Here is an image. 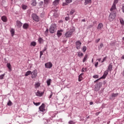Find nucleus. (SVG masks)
<instances>
[{
    "mask_svg": "<svg viewBox=\"0 0 124 124\" xmlns=\"http://www.w3.org/2000/svg\"><path fill=\"white\" fill-rule=\"evenodd\" d=\"M7 67H8L9 69H11V64H10V63H8L7 64Z\"/></svg>",
    "mask_w": 124,
    "mask_h": 124,
    "instance_id": "473e14b6",
    "label": "nucleus"
},
{
    "mask_svg": "<svg viewBox=\"0 0 124 124\" xmlns=\"http://www.w3.org/2000/svg\"><path fill=\"white\" fill-rule=\"evenodd\" d=\"M39 109L41 112H45V111H46V109H45V105L44 104H42L39 108Z\"/></svg>",
    "mask_w": 124,
    "mask_h": 124,
    "instance_id": "1a4fd4ad",
    "label": "nucleus"
},
{
    "mask_svg": "<svg viewBox=\"0 0 124 124\" xmlns=\"http://www.w3.org/2000/svg\"><path fill=\"white\" fill-rule=\"evenodd\" d=\"M69 124H75V122H74V121H70L68 122Z\"/></svg>",
    "mask_w": 124,
    "mask_h": 124,
    "instance_id": "37998d69",
    "label": "nucleus"
},
{
    "mask_svg": "<svg viewBox=\"0 0 124 124\" xmlns=\"http://www.w3.org/2000/svg\"><path fill=\"white\" fill-rule=\"evenodd\" d=\"M104 46V45L103 43H101L100 45V46H99V48H102V47Z\"/></svg>",
    "mask_w": 124,
    "mask_h": 124,
    "instance_id": "6e6d98bb",
    "label": "nucleus"
},
{
    "mask_svg": "<svg viewBox=\"0 0 124 124\" xmlns=\"http://www.w3.org/2000/svg\"><path fill=\"white\" fill-rule=\"evenodd\" d=\"M34 105H35L36 106H39V105H40V103L38 102V103H35L34 102H33Z\"/></svg>",
    "mask_w": 124,
    "mask_h": 124,
    "instance_id": "58836bf2",
    "label": "nucleus"
},
{
    "mask_svg": "<svg viewBox=\"0 0 124 124\" xmlns=\"http://www.w3.org/2000/svg\"><path fill=\"white\" fill-rule=\"evenodd\" d=\"M118 95L119 94L118 93H112L109 97V99H110V100H114V99H115L116 97H117V96H118Z\"/></svg>",
    "mask_w": 124,
    "mask_h": 124,
    "instance_id": "423d86ee",
    "label": "nucleus"
},
{
    "mask_svg": "<svg viewBox=\"0 0 124 124\" xmlns=\"http://www.w3.org/2000/svg\"><path fill=\"white\" fill-rule=\"evenodd\" d=\"M49 32V30L47 29L46 31H45V35H47Z\"/></svg>",
    "mask_w": 124,
    "mask_h": 124,
    "instance_id": "a19ab883",
    "label": "nucleus"
},
{
    "mask_svg": "<svg viewBox=\"0 0 124 124\" xmlns=\"http://www.w3.org/2000/svg\"><path fill=\"white\" fill-rule=\"evenodd\" d=\"M23 25V23L21 22V21L17 20L16 21V26L18 27V28H21L22 26Z\"/></svg>",
    "mask_w": 124,
    "mask_h": 124,
    "instance_id": "ddd939ff",
    "label": "nucleus"
},
{
    "mask_svg": "<svg viewBox=\"0 0 124 124\" xmlns=\"http://www.w3.org/2000/svg\"><path fill=\"white\" fill-rule=\"evenodd\" d=\"M46 68H52L53 64L51 62H47L45 64Z\"/></svg>",
    "mask_w": 124,
    "mask_h": 124,
    "instance_id": "9d476101",
    "label": "nucleus"
},
{
    "mask_svg": "<svg viewBox=\"0 0 124 124\" xmlns=\"http://www.w3.org/2000/svg\"><path fill=\"white\" fill-rule=\"evenodd\" d=\"M62 5H63V6H65L66 5H68V4H67V3H66V2H63L62 3Z\"/></svg>",
    "mask_w": 124,
    "mask_h": 124,
    "instance_id": "5fc2aeb1",
    "label": "nucleus"
},
{
    "mask_svg": "<svg viewBox=\"0 0 124 124\" xmlns=\"http://www.w3.org/2000/svg\"><path fill=\"white\" fill-rule=\"evenodd\" d=\"M63 32V30H58L57 32V35L58 37H61L62 35V32Z\"/></svg>",
    "mask_w": 124,
    "mask_h": 124,
    "instance_id": "9b49d317",
    "label": "nucleus"
},
{
    "mask_svg": "<svg viewBox=\"0 0 124 124\" xmlns=\"http://www.w3.org/2000/svg\"><path fill=\"white\" fill-rule=\"evenodd\" d=\"M35 45H36V42H32L31 43V46H35Z\"/></svg>",
    "mask_w": 124,
    "mask_h": 124,
    "instance_id": "72a5a7b5",
    "label": "nucleus"
},
{
    "mask_svg": "<svg viewBox=\"0 0 124 124\" xmlns=\"http://www.w3.org/2000/svg\"><path fill=\"white\" fill-rule=\"evenodd\" d=\"M97 60L98 61V62H100V61H101V59H98Z\"/></svg>",
    "mask_w": 124,
    "mask_h": 124,
    "instance_id": "774afa93",
    "label": "nucleus"
},
{
    "mask_svg": "<svg viewBox=\"0 0 124 124\" xmlns=\"http://www.w3.org/2000/svg\"><path fill=\"white\" fill-rule=\"evenodd\" d=\"M81 45H82V43L80 41L76 42V47L78 50L81 48Z\"/></svg>",
    "mask_w": 124,
    "mask_h": 124,
    "instance_id": "0eeeda50",
    "label": "nucleus"
},
{
    "mask_svg": "<svg viewBox=\"0 0 124 124\" xmlns=\"http://www.w3.org/2000/svg\"><path fill=\"white\" fill-rule=\"evenodd\" d=\"M31 17L33 21H35V22H39V17L36 14H33L31 15Z\"/></svg>",
    "mask_w": 124,
    "mask_h": 124,
    "instance_id": "39448f33",
    "label": "nucleus"
},
{
    "mask_svg": "<svg viewBox=\"0 0 124 124\" xmlns=\"http://www.w3.org/2000/svg\"><path fill=\"white\" fill-rule=\"evenodd\" d=\"M31 75V71H28L25 74L24 76L27 77V76H29V75Z\"/></svg>",
    "mask_w": 124,
    "mask_h": 124,
    "instance_id": "6ab92c4d",
    "label": "nucleus"
},
{
    "mask_svg": "<svg viewBox=\"0 0 124 124\" xmlns=\"http://www.w3.org/2000/svg\"><path fill=\"white\" fill-rule=\"evenodd\" d=\"M107 57H104L103 59V60L101 61L102 63L104 62H105V61H106V59H107Z\"/></svg>",
    "mask_w": 124,
    "mask_h": 124,
    "instance_id": "09e8293b",
    "label": "nucleus"
},
{
    "mask_svg": "<svg viewBox=\"0 0 124 124\" xmlns=\"http://www.w3.org/2000/svg\"><path fill=\"white\" fill-rule=\"evenodd\" d=\"M7 105H8V106H12V102H11V101L9 100L7 103Z\"/></svg>",
    "mask_w": 124,
    "mask_h": 124,
    "instance_id": "c9c22d12",
    "label": "nucleus"
},
{
    "mask_svg": "<svg viewBox=\"0 0 124 124\" xmlns=\"http://www.w3.org/2000/svg\"><path fill=\"white\" fill-rule=\"evenodd\" d=\"M43 53H44L43 51L40 52V58L41 59V57H42V55H43Z\"/></svg>",
    "mask_w": 124,
    "mask_h": 124,
    "instance_id": "49530a36",
    "label": "nucleus"
},
{
    "mask_svg": "<svg viewBox=\"0 0 124 124\" xmlns=\"http://www.w3.org/2000/svg\"><path fill=\"white\" fill-rule=\"evenodd\" d=\"M122 74L123 76L124 77V70H123V71Z\"/></svg>",
    "mask_w": 124,
    "mask_h": 124,
    "instance_id": "0e129e2a",
    "label": "nucleus"
},
{
    "mask_svg": "<svg viewBox=\"0 0 124 124\" xmlns=\"http://www.w3.org/2000/svg\"><path fill=\"white\" fill-rule=\"evenodd\" d=\"M4 76H5V73L0 75V80H2L4 78Z\"/></svg>",
    "mask_w": 124,
    "mask_h": 124,
    "instance_id": "c85d7f7f",
    "label": "nucleus"
},
{
    "mask_svg": "<svg viewBox=\"0 0 124 124\" xmlns=\"http://www.w3.org/2000/svg\"><path fill=\"white\" fill-rule=\"evenodd\" d=\"M116 12H111L109 16H108V20L110 22H112L115 18H116Z\"/></svg>",
    "mask_w": 124,
    "mask_h": 124,
    "instance_id": "7ed1b4c3",
    "label": "nucleus"
},
{
    "mask_svg": "<svg viewBox=\"0 0 124 124\" xmlns=\"http://www.w3.org/2000/svg\"><path fill=\"white\" fill-rule=\"evenodd\" d=\"M54 93L53 92H51L50 94L49 95L48 98H52V96H53V94Z\"/></svg>",
    "mask_w": 124,
    "mask_h": 124,
    "instance_id": "de8ad7c7",
    "label": "nucleus"
},
{
    "mask_svg": "<svg viewBox=\"0 0 124 124\" xmlns=\"http://www.w3.org/2000/svg\"><path fill=\"white\" fill-rule=\"evenodd\" d=\"M99 114V112L96 113V116H98Z\"/></svg>",
    "mask_w": 124,
    "mask_h": 124,
    "instance_id": "338daca9",
    "label": "nucleus"
},
{
    "mask_svg": "<svg viewBox=\"0 0 124 124\" xmlns=\"http://www.w3.org/2000/svg\"><path fill=\"white\" fill-rule=\"evenodd\" d=\"M103 28V24L102 23H99L98 25L97 29L98 30H101Z\"/></svg>",
    "mask_w": 124,
    "mask_h": 124,
    "instance_id": "a211bd4d",
    "label": "nucleus"
},
{
    "mask_svg": "<svg viewBox=\"0 0 124 124\" xmlns=\"http://www.w3.org/2000/svg\"><path fill=\"white\" fill-rule=\"evenodd\" d=\"M122 60H124V55H123L121 57Z\"/></svg>",
    "mask_w": 124,
    "mask_h": 124,
    "instance_id": "69168bd1",
    "label": "nucleus"
},
{
    "mask_svg": "<svg viewBox=\"0 0 124 124\" xmlns=\"http://www.w3.org/2000/svg\"><path fill=\"white\" fill-rule=\"evenodd\" d=\"M46 50H47V47H45L44 49L42 50L43 52H45V51H46Z\"/></svg>",
    "mask_w": 124,
    "mask_h": 124,
    "instance_id": "bf43d9fd",
    "label": "nucleus"
},
{
    "mask_svg": "<svg viewBox=\"0 0 124 124\" xmlns=\"http://www.w3.org/2000/svg\"><path fill=\"white\" fill-rule=\"evenodd\" d=\"M60 2V0H55L54 2H53V5H57L58 4H59V2Z\"/></svg>",
    "mask_w": 124,
    "mask_h": 124,
    "instance_id": "393cba45",
    "label": "nucleus"
},
{
    "mask_svg": "<svg viewBox=\"0 0 124 124\" xmlns=\"http://www.w3.org/2000/svg\"><path fill=\"white\" fill-rule=\"evenodd\" d=\"M83 52H86L87 51V46H83L82 49Z\"/></svg>",
    "mask_w": 124,
    "mask_h": 124,
    "instance_id": "2f4dec72",
    "label": "nucleus"
},
{
    "mask_svg": "<svg viewBox=\"0 0 124 124\" xmlns=\"http://www.w3.org/2000/svg\"><path fill=\"white\" fill-rule=\"evenodd\" d=\"M91 3H92V0H85V5H88V4H91Z\"/></svg>",
    "mask_w": 124,
    "mask_h": 124,
    "instance_id": "2eb2a0df",
    "label": "nucleus"
},
{
    "mask_svg": "<svg viewBox=\"0 0 124 124\" xmlns=\"http://www.w3.org/2000/svg\"><path fill=\"white\" fill-rule=\"evenodd\" d=\"M101 86H102V83L98 82L97 84H96L95 86L100 89V88H101Z\"/></svg>",
    "mask_w": 124,
    "mask_h": 124,
    "instance_id": "5701e85b",
    "label": "nucleus"
},
{
    "mask_svg": "<svg viewBox=\"0 0 124 124\" xmlns=\"http://www.w3.org/2000/svg\"><path fill=\"white\" fill-rule=\"evenodd\" d=\"M75 13V9H71L70 12V15H73V14Z\"/></svg>",
    "mask_w": 124,
    "mask_h": 124,
    "instance_id": "bb28decb",
    "label": "nucleus"
},
{
    "mask_svg": "<svg viewBox=\"0 0 124 124\" xmlns=\"http://www.w3.org/2000/svg\"><path fill=\"white\" fill-rule=\"evenodd\" d=\"M110 11H111V12H116V5H112L110 8Z\"/></svg>",
    "mask_w": 124,
    "mask_h": 124,
    "instance_id": "4468645a",
    "label": "nucleus"
},
{
    "mask_svg": "<svg viewBox=\"0 0 124 124\" xmlns=\"http://www.w3.org/2000/svg\"><path fill=\"white\" fill-rule=\"evenodd\" d=\"M65 20L66 21H69V17H65Z\"/></svg>",
    "mask_w": 124,
    "mask_h": 124,
    "instance_id": "4d7b16f0",
    "label": "nucleus"
},
{
    "mask_svg": "<svg viewBox=\"0 0 124 124\" xmlns=\"http://www.w3.org/2000/svg\"><path fill=\"white\" fill-rule=\"evenodd\" d=\"M120 23L122 24V25H124V21L123 19H120Z\"/></svg>",
    "mask_w": 124,
    "mask_h": 124,
    "instance_id": "3c124183",
    "label": "nucleus"
},
{
    "mask_svg": "<svg viewBox=\"0 0 124 124\" xmlns=\"http://www.w3.org/2000/svg\"><path fill=\"white\" fill-rule=\"evenodd\" d=\"M90 105H93V102H90Z\"/></svg>",
    "mask_w": 124,
    "mask_h": 124,
    "instance_id": "e2e57ef3",
    "label": "nucleus"
},
{
    "mask_svg": "<svg viewBox=\"0 0 124 124\" xmlns=\"http://www.w3.org/2000/svg\"><path fill=\"white\" fill-rule=\"evenodd\" d=\"M110 45H111V46H113L114 45V42L110 43Z\"/></svg>",
    "mask_w": 124,
    "mask_h": 124,
    "instance_id": "052dcab7",
    "label": "nucleus"
},
{
    "mask_svg": "<svg viewBox=\"0 0 124 124\" xmlns=\"http://www.w3.org/2000/svg\"><path fill=\"white\" fill-rule=\"evenodd\" d=\"M35 87H39V86H40V84H39V83H35Z\"/></svg>",
    "mask_w": 124,
    "mask_h": 124,
    "instance_id": "864d4df0",
    "label": "nucleus"
},
{
    "mask_svg": "<svg viewBox=\"0 0 124 124\" xmlns=\"http://www.w3.org/2000/svg\"><path fill=\"white\" fill-rule=\"evenodd\" d=\"M108 70H106L104 73V75H103L102 77H101L100 78L96 79L94 83H95V82L100 80V79H105V78H106V77H107V76L108 75Z\"/></svg>",
    "mask_w": 124,
    "mask_h": 124,
    "instance_id": "20e7f679",
    "label": "nucleus"
},
{
    "mask_svg": "<svg viewBox=\"0 0 124 124\" xmlns=\"http://www.w3.org/2000/svg\"><path fill=\"white\" fill-rule=\"evenodd\" d=\"M82 75H84V73H81L79 76H78V81L79 82H81V81H82V79H81V78H82Z\"/></svg>",
    "mask_w": 124,
    "mask_h": 124,
    "instance_id": "a878e982",
    "label": "nucleus"
},
{
    "mask_svg": "<svg viewBox=\"0 0 124 124\" xmlns=\"http://www.w3.org/2000/svg\"><path fill=\"white\" fill-rule=\"evenodd\" d=\"M36 4H37L36 0H31V5H32V6H36Z\"/></svg>",
    "mask_w": 124,
    "mask_h": 124,
    "instance_id": "f8f14e48",
    "label": "nucleus"
},
{
    "mask_svg": "<svg viewBox=\"0 0 124 124\" xmlns=\"http://www.w3.org/2000/svg\"><path fill=\"white\" fill-rule=\"evenodd\" d=\"M100 41V39L98 38V39H96L95 42L96 43H98Z\"/></svg>",
    "mask_w": 124,
    "mask_h": 124,
    "instance_id": "603ef678",
    "label": "nucleus"
},
{
    "mask_svg": "<svg viewBox=\"0 0 124 124\" xmlns=\"http://www.w3.org/2000/svg\"><path fill=\"white\" fill-rule=\"evenodd\" d=\"M95 67H97V65H98V62H96L95 64H94Z\"/></svg>",
    "mask_w": 124,
    "mask_h": 124,
    "instance_id": "13d9d810",
    "label": "nucleus"
},
{
    "mask_svg": "<svg viewBox=\"0 0 124 124\" xmlns=\"http://www.w3.org/2000/svg\"><path fill=\"white\" fill-rule=\"evenodd\" d=\"M23 28L24 30H27L29 28V24L28 23H24L23 25Z\"/></svg>",
    "mask_w": 124,
    "mask_h": 124,
    "instance_id": "aec40b11",
    "label": "nucleus"
},
{
    "mask_svg": "<svg viewBox=\"0 0 124 124\" xmlns=\"http://www.w3.org/2000/svg\"><path fill=\"white\" fill-rule=\"evenodd\" d=\"M27 6L25 5H22V9H23V10H26V9H27Z\"/></svg>",
    "mask_w": 124,
    "mask_h": 124,
    "instance_id": "e433bc0d",
    "label": "nucleus"
},
{
    "mask_svg": "<svg viewBox=\"0 0 124 124\" xmlns=\"http://www.w3.org/2000/svg\"><path fill=\"white\" fill-rule=\"evenodd\" d=\"M87 68H84L83 67L81 69V72H86V71H87Z\"/></svg>",
    "mask_w": 124,
    "mask_h": 124,
    "instance_id": "f704fd0d",
    "label": "nucleus"
},
{
    "mask_svg": "<svg viewBox=\"0 0 124 124\" xmlns=\"http://www.w3.org/2000/svg\"><path fill=\"white\" fill-rule=\"evenodd\" d=\"M31 78H35L36 76H37V71L36 70H34L32 72H31Z\"/></svg>",
    "mask_w": 124,
    "mask_h": 124,
    "instance_id": "6e6552de",
    "label": "nucleus"
},
{
    "mask_svg": "<svg viewBox=\"0 0 124 124\" xmlns=\"http://www.w3.org/2000/svg\"><path fill=\"white\" fill-rule=\"evenodd\" d=\"M43 1H41L39 2V5H40V7H42V5H43Z\"/></svg>",
    "mask_w": 124,
    "mask_h": 124,
    "instance_id": "79ce46f5",
    "label": "nucleus"
},
{
    "mask_svg": "<svg viewBox=\"0 0 124 124\" xmlns=\"http://www.w3.org/2000/svg\"><path fill=\"white\" fill-rule=\"evenodd\" d=\"M36 95H37V96H42L43 95V93L39 91H38L36 93Z\"/></svg>",
    "mask_w": 124,
    "mask_h": 124,
    "instance_id": "f3484780",
    "label": "nucleus"
},
{
    "mask_svg": "<svg viewBox=\"0 0 124 124\" xmlns=\"http://www.w3.org/2000/svg\"><path fill=\"white\" fill-rule=\"evenodd\" d=\"M75 31V28H72L69 31H66L65 33V37H71L72 36V34H73V32Z\"/></svg>",
    "mask_w": 124,
    "mask_h": 124,
    "instance_id": "f257e3e1",
    "label": "nucleus"
},
{
    "mask_svg": "<svg viewBox=\"0 0 124 124\" xmlns=\"http://www.w3.org/2000/svg\"><path fill=\"white\" fill-rule=\"evenodd\" d=\"M10 32L12 34V36H14V34H15V30L13 28H12L11 31Z\"/></svg>",
    "mask_w": 124,
    "mask_h": 124,
    "instance_id": "4be33fe9",
    "label": "nucleus"
},
{
    "mask_svg": "<svg viewBox=\"0 0 124 124\" xmlns=\"http://www.w3.org/2000/svg\"><path fill=\"white\" fill-rule=\"evenodd\" d=\"M1 20L3 22H7V18H6V16H2Z\"/></svg>",
    "mask_w": 124,
    "mask_h": 124,
    "instance_id": "412c9836",
    "label": "nucleus"
},
{
    "mask_svg": "<svg viewBox=\"0 0 124 124\" xmlns=\"http://www.w3.org/2000/svg\"><path fill=\"white\" fill-rule=\"evenodd\" d=\"M55 31H57V24L52 23L49 28V32L54 33Z\"/></svg>",
    "mask_w": 124,
    "mask_h": 124,
    "instance_id": "f03ea898",
    "label": "nucleus"
},
{
    "mask_svg": "<svg viewBox=\"0 0 124 124\" xmlns=\"http://www.w3.org/2000/svg\"><path fill=\"white\" fill-rule=\"evenodd\" d=\"M88 59V55L87 54H85L84 58H83V60L82 61V62H86V61H87V60Z\"/></svg>",
    "mask_w": 124,
    "mask_h": 124,
    "instance_id": "b1692460",
    "label": "nucleus"
},
{
    "mask_svg": "<svg viewBox=\"0 0 124 124\" xmlns=\"http://www.w3.org/2000/svg\"><path fill=\"white\" fill-rule=\"evenodd\" d=\"M99 76L97 75H94L93 76V78H94V79H97V78H98Z\"/></svg>",
    "mask_w": 124,
    "mask_h": 124,
    "instance_id": "8fccbe9b",
    "label": "nucleus"
},
{
    "mask_svg": "<svg viewBox=\"0 0 124 124\" xmlns=\"http://www.w3.org/2000/svg\"><path fill=\"white\" fill-rule=\"evenodd\" d=\"M46 83L48 86H50V85H51V79L47 80Z\"/></svg>",
    "mask_w": 124,
    "mask_h": 124,
    "instance_id": "cd10ccee",
    "label": "nucleus"
},
{
    "mask_svg": "<svg viewBox=\"0 0 124 124\" xmlns=\"http://www.w3.org/2000/svg\"><path fill=\"white\" fill-rule=\"evenodd\" d=\"M118 2H119V1L118 0H114L113 5H115L116 6V4H117Z\"/></svg>",
    "mask_w": 124,
    "mask_h": 124,
    "instance_id": "ea45409f",
    "label": "nucleus"
},
{
    "mask_svg": "<svg viewBox=\"0 0 124 124\" xmlns=\"http://www.w3.org/2000/svg\"><path fill=\"white\" fill-rule=\"evenodd\" d=\"M84 54L82 52H78V57H83Z\"/></svg>",
    "mask_w": 124,
    "mask_h": 124,
    "instance_id": "c756f323",
    "label": "nucleus"
},
{
    "mask_svg": "<svg viewBox=\"0 0 124 124\" xmlns=\"http://www.w3.org/2000/svg\"><path fill=\"white\" fill-rule=\"evenodd\" d=\"M45 4H48L49 3V0H44Z\"/></svg>",
    "mask_w": 124,
    "mask_h": 124,
    "instance_id": "c03bdc74",
    "label": "nucleus"
},
{
    "mask_svg": "<svg viewBox=\"0 0 124 124\" xmlns=\"http://www.w3.org/2000/svg\"><path fill=\"white\" fill-rule=\"evenodd\" d=\"M66 3H70V2H72V0H65Z\"/></svg>",
    "mask_w": 124,
    "mask_h": 124,
    "instance_id": "a18cd8bd",
    "label": "nucleus"
},
{
    "mask_svg": "<svg viewBox=\"0 0 124 124\" xmlns=\"http://www.w3.org/2000/svg\"><path fill=\"white\" fill-rule=\"evenodd\" d=\"M123 12L124 13V5L122 7Z\"/></svg>",
    "mask_w": 124,
    "mask_h": 124,
    "instance_id": "680f3d73",
    "label": "nucleus"
},
{
    "mask_svg": "<svg viewBox=\"0 0 124 124\" xmlns=\"http://www.w3.org/2000/svg\"><path fill=\"white\" fill-rule=\"evenodd\" d=\"M113 67V65H112V63H110L108 66V71H112V68Z\"/></svg>",
    "mask_w": 124,
    "mask_h": 124,
    "instance_id": "dca6fc26",
    "label": "nucleus"
},
{
    "mask_svg": "<svg viewBox=\"0 0 124 124\" xmlns=\"http://www.w3.org/2000/svg\"><path fill=\"white\" fill-rule=\"evenodd\" d=\"M38 41H39V43H40V44H41V43H43V39H42L41 37H40L38 39Z\"/></svg>",
    "mask_w": 124,
    "mask_h": 124,
    "instance_id": "7c9ffc66",
    "label": "nucleus"
},
{
    "mask_svg": "<svg viewBox=\"0 0 124 124\" xmlns=\"http://www.w3.org/2000/svg\"><path fill=\"white\" fill-rule=\"evenodd\" d=\"M100 89V88H99V87H97L96 86H95L94 88L95 92H98V91H99Z\"/></svg>",
    "mask_w": 124,
    "mask_h": 124,
    "instance_id": "4c0bfd02",
    "label": "nucleus"
}]
</instances>
